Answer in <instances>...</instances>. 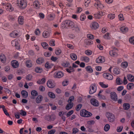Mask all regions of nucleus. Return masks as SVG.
Returning <instances> with one entry per match:
<instances>
[{
	"label": "nucleus",
	"instance_id": "1",
	"mask_svg": "<svg viewBox=\"0 0 134 134\" xmlns=\"http://www.w3.org/2000/svg\"><path fill=\"white\" fill-rule=\"evenodd\" d=\"M74 23L70 20L63 21L61 24V27L63 29H72L74 26Z\"/></svg>",
	"mask_w": 134,
	"mask_h": 134
},
{
	"label": "nucleus",
	"instance_id": "2",
	"mask_svg": "<svg viewBox=\"0 0 134 134\" xmlns=\"http://www.w3.org/2000/svg\"><path fill=\"white\" fill-rule=\"evenodd\" d=\"M17 4L21 8H25L27 5L26 0H18Z\"/></svg>",
	"mask_w": 134,
	"mask_h": 134
},
{
	"label": "nucleus",
	"instance_id": "3",
	"mask_svg": "<svg viewBox=\"0 0 134 134\" xmlns=\"http://www.w3.org/2000/svg\"><path fill=\"white\" fill-rule=\"evenodd\" d=\"M80 114L81 116L86 117H88L91 116L92 115L91 113L85 109L81 110Z\"/></svg>",
	"mask_w": 134,
	"mask_h": 134
},
{
	"label": "nucleus",
	"instance_id": "4",
	"mask_svg": "<svg viewBox=\"0 0 134 134\" xmlns=\"http://www.w3.org/2000/svg\"><path fill=\"white\" fill-rule=\"evenodd\" d=\"M94 6L97 9H101L104 7L103 5L102 4L99 0H94Z\"/></svg>",
	"mask_w": 134,
	"mask_h": 134
},
{
	"label": "nucleus",
	"instance_id": "5",
	"mask_svg": "<svg viewBox=\"0 0 134 134\" xmlns=\"http://www.w3.org/2000/svg\"><path fill=\"white\" fill-rule=\"evenodd\" d=\"M112 50L110 51L109 52L110 55L113 57L116 56L117 55L118 49L114 47H112Z\"/></svg>",
	"mask_w": 134,
	"mask_h": 134
},
{
	"label": "nucleus",
	"instance_id": "6",
	"mask_svg": "<svg viewBox=\"0 0 134 134\" xmlns=\"http://www.w3.org/2000/svg\"><path fill=\"white\" fill-rule=\"evenodd\" d=\"M106 116L110 122H112L114 121L115 118L113 114L110 112H107Z\"/></svg>",
	"mask_w": 134,
	"mask_h": 134
},
{
	"label": "nucleus",
	"instance_id": "7",
	"mask_svg": "<svg viewBox=\"0 0 134 134\" xmlns=\"http://www.w3.org/2000/svg\"><path fill=\"white\" fill-rule=\"evenodd\" d=\"M11 44L13 46L15 47L16 48L18 49H19L20 48V46L18 43V41L17 39H16L12 41L11 42Z\"/></svg>",
	"mask_w": 134,
	"mask_h": 134
},
{
	"label": "nucleus",
	"instance_id": "8",
	"mask_svg": "<svg viewBox=\"0 0 134 134\" xmlns=\"http://www.w3.org/2000/svg\"><path fill=\"white\" fill-rule=\"evenodd\" d=\"M96 86L94 84H92L90 88L89 93L92 94L96 92L97 90Z\"/></svg>",
	"mask_w": 134,
	"mask_h": 134
},
{
	"label": "nucleus",
	"instance_id": "9",
	"mask_svg": "<svg viewBox=\"0 0 134 134\" xmlns=\"http://www.w3.org/2000/svg\"><path fill=\"white\" fill-rule=\"evenodd\" d=\"M64 76L63 73L61 71H56L54 74V77L55 78H60Z\"/></svg>",
	"mask_w": 134,
	"mask_h": 134
},
{
	"label": "nucleus",
	"instance_id": "10",
	"mask_svg": "<svg viewBox=\"0 0 134 134\" xmlns=\"http://www.w3.org/2000/svg\"><path fill=\"white\" fill-rule=\"evenodd\" d=\"M105 59L104 57L102 56H99L96 60V62L97 63H102L104 62Z\"/></svg>",
	"mask_w": 134,
	"mask_h": 134
},
{
	"label": "nucleus",
	"instance_id": "11",
	"mask_svg": "<svg viewBox=\"0 0 134 134\" xmlns=\"http://www.w3.org/2000/svg\"><path fill=\"white\" fill-rule=\"evenodd\" d=\"M47 85L49 88H52L54 87L55 86V84L53 81L51 80H49L47 82Z\"/></svg>",
	"mask_w": 134,
	"mask_h": 134
},
{
	"label": "nucleus",
	"instance_id": "12",
	"mask_svg": "<svg viewBox=\"0 0 134 134\" xmlns=\"http://www.w3.org/2000/svg\"><path fill=\"white\" fill-rule=\"evenodd\" d=\"M103 76L105 78L110 80H112L113 76L111 74L108 73H104L103 74Z\"/></svg>",
	"mask_w": 134,
	"mask_h": 134
},
{
	"label": "nucleus",
	"instance_id": "13",
	"mask_svg": "<svg viewBox=\"0 0 134 134\" xmlns=\"http://www.w3.org/2000/svg\"><path fill=\"white\" fill-rule=\"evenodd\" d=\"M110 97L111 99L112 100L115 101L117 100V95L115 92H111L110 94Z\"/></svg>",
	"mask_w": 134,
	"mask_h": 134
},
{
	"label": "nucleus",
	"instance_id": "14",
	"mask_svg": "<svg viewBox=\"0 0 134 134\" xmlns=\"http://www.w3.org/2000/svg\"><path fill=\"white\" fill-rule=\"evenodd\" d=\"M73 30L74 31L76 32L79 33L80 31L81 30V27L80 25L79 24H74V26L72 28Z\"/></svg>",
	"mask_w": 134,
	"mask_h": 134
},
{
	"label": "nucleus",
	"instance_id": "15",
	"mask_svg": "<svg viewBox=\"0 0 134 134\" xmlns=\"http://www.w3.org/2000/svg\"><path fill=\"white\" fill-rule=\"evenodd\" d=\"M5 6V8L7 9V10L9 12H12L14 10V8L13 7H12L11 5L9 3H8L7 4H4Z\"/></svg>",
	"mask_w": 134,
	"mask_h": 134
},
{
	"label": "nucleus",
	"instance_id": "16",
	"mask_svg": "<svg viewBox=\"0 0 134 134\" xmlns=\"http://www.w3.org/2000/svg\"><path fill=\"white\" fill-rule=\"evenodd\" d=\"M91 26L92 29H96L98 28L99 25L97 22L94 21L92 23Z\"/></svg>",
	"mask_w": 134,
	"mask_h": 134
},
{
	"label": "nucleus",
	"instance_id": "17",
	"mask_svg": "<svg viewBox=\"0 0 134 134\" xmlns=\"http://www.w3.org/2000/svg\"><path fill=\"white\" fill-rule=\"evenodd\" d=\"M12 66L14 68H18L19 65L18 62L16 60H13L11 62Z\"/></svg>",
	"mask_w": 134,
	"mask_h": 134
},
{
	"label": "nucleus",
	"instance_id": "18",
	"mask_svg": "<svg viewBox=\"0 0 134 134\" xmlns=\"http://www.w3.org/2000/svg\"><path fill=\"white\" fill-rule=\"evenodd\" d=\"M6 58L5 55L3 54H1L0 55V60L2 63H5L6 62Z\"/></svg>",
	"mask_w": 134,
	"mask_h": 134
},
{
	"label": "nucleus",
	"instance_id": "19",
	"mask_svg": "<svg viewBox=\"0 0 134 134\" xmlns=\"http://www.w3.org/2000/svg\"><path fill=\"white\" fill-rule=\"evenodd\" d=\"M41 4L38 0H36L34 2L33 5L36 9H39L40 7Z\"/></svg>",
	"mask_w": 134,
	"mask_h": 134
},
{
	"label": "nucleus",
	"instance_id": "20",
	"mask_svg": "<svg viewBox=\"0 0 134 134\" xmlns=\"http://www.w3.org/2000/svg\"><path fill=\"white\" fill-rule=\"evenodd\" d=\"M91 104L95 106H97L99 105V103L98 101L95 99H92L91 100Z\"/></svg>",
	"mask_w": 134,
	"mask_h": 134
},
{
	"label": "nucleus",
	"instance_id": "21",
	"mask_svg": "<svg viewBox=\"0 0 134 134\" xmlns=\"http://www.w3.org/2000/svg\"><path fill=\"white\" fill-rule=\"evenodd\" d=\"M10 36L12 37H16L19 36V35L18 31L16 30H15L10 34Z\"/></svg>",
	"mask_w": 134,
	"mask_h": 134
},
{
	"label": "nucleus",
	"instance_id": "22",
	"mask_svg": "<svg viewBox=\"0 0 134 134\" xmlns=\"http://www.w3.org/2000/svg\"><path fill=\"white\" fill-rule=\"evenodd\" d=\"M120 30L122 33L125 34L128 31V29L127 27L123 26L120 28Z\"/></svg>",
	"mask_w": 134,
	"mask_h": 134
},
{
	"label": "nucleus",
	"instance_id": "23",
	"mask_svg": "<svg viewBox=\"0 0 134 134\" xmlns=\"http://www.w3.org/2000/svg\"><path fill=\"white\" fill-rule=\"evenodd\" d=\"M120 72V69L118 68H115L114 69L113 73L114 75H118Z\"/></svg>",
	"mask_w": 134,
	"mask_h": 134
},
{
	"label": "nucleus",
	"instance_id": "24",
	"mask_svg": "<svg viewBox=\"0 0 134 134\" xmlns=\"http://www.w3.org/2000/svg\"><path fill=\"white\" fill-rule=\"evenodd\" d=\"M43 98V97L41 95H39L36 98V102L37 103H41Z\"/></svg>",
	"mask_w": 134,
	"mask_h": 134
},
{
	"label": "nucleus",
	"instance_id": "25",
	"mask_svg": "<svg viewBox=\"0 0 134 134\" xmlns=\"http://www.w3.org/2000/svg\"><path fill=\"white\" fill-rule=\"evenodd\" d=\"M25 64L26 67L28 68H30L32 66L31 61L30 60H27L25 62Z\"/></svg>",
	"mask_w": 134,
	"mask_h": 134
},
{
	"label": "nucleus",
	"instance_id": "26",
	"mask_svg": "<svg viewBox=\"0 0 134 134\" xmlns=\"http://www.w3.org/2000/svg\"><path fill=\"white\" fill-rule=\"evenodd\" d=\"M18 21L19 24L23 25L24 23V19L23 16H19L18 18Z\"/></svg>",
	"mask_w": 134,
	"mask_h": 134
},
{
	"label": "nucleus",
	"instance_id": "27",
	"mask_svg": "<svg viewBox=\"0 0 134 134\" xmlns=\"http://www.w3.org/2000/svg\"><path fill=\"white\" fill-rule=\"evenodd\" d=\"M80 59L82 61H83L86 63L88 62L90 60L89 58L87 57L82 56Z\"/></svg>",
	"mask_w": 134,
	"mask_h": 134
},
{
	"label": "nucleus",
	"instance_id": "28",
	"mask_svg": "<svg viewBox=\"0 0 134 134\" xmlns=\"http://www.w3.org/2000/svg\"><path fill=\"white\" fill-rule=\"evenodd\" d=\"M42 35L44 38H47L50 36L49 32L48 31H44Z\"/></svg>",
	"mask_w": 134,
	"mask_h": 134
},
{
	"label": "nucleus",
	"instance_id": "29",
	"mask_svg": "<svg viewBox=\"0 0 134 134\" xmlns=\"http://www.w3.org/2000/svg\"><path fill=\"white\" fill-rule=\"evenodd\" d=\"M128 80L131 82L134 81V76L131 74L128 75L127 76Z\"/></svg>",
	"mask_w": 134,
	"mask_h": 134
},
{
	"label": "nucleus",
	"instance_id": "30",
	"mask_svg": "<svg viewBox=\"0 0 134 134\" xmlns=\"http://www.w3.org/2000/svg\"><path fill=\"white\" fill-rule=\"evenodd\" d=\"M66 107V109L69 110L72 108L74 104L72 102H69Z\"/></svg>",
	"mask_w": 134,
	"mask_h": 134
},
{
	"label": "nucleus",
	"instance_id": "31",
	"mask_svg": "<svg viewBox=\"0 0 134 134\" xmlns=\"http://www.w3.org/2000/svg\"><path fill=\"white\" fill-rule=\"evenodd\" d=\"M44 59L42 57L38 58L36 60L37 63L41 64L43 63L44 62Z\"/></svg>",
	"mask_w": 134,
	"mask_h": 134
},
{
	"label": "nucleus",
	"instance_id": "32",
	"mask_svg": "<svg viewBox=\"0 0 134 134\" xmlns=\"http://www.w3.org/2000/svg\"><path fill=\"white\" fill-rule=\"evenodd\" d=\"M21 94L24 98H26L28 96V93L25 91L22 90L21 92Z\"/></svg>",
	"mask_w": 134,
	"mask_h": 134
},
{
	"label": "nucleus",
	"instance_id": "33",
	"mask_svg": "<svg viewBox=\"0 0 134 134\" xmlns=\"http://www.w3.org/2000/svg\"><path fill=\"white\" fill-rule=\"evenodd\" d=\"M85 43L86 44L89 45L92 44L93 43V42L90 40L87 39L85 41Z\"/></svg>",
	"mask_w": 134,
	"mask_h": 134
},
{
	"label": "nucleus",
	"instance_id": "34",
	"mask_svg": "<svg viewBox=\"0 0 134 134\" xmlns=\"http://www.w3.org/2000/svg\"><path fill=\"white\" fill-rule=\"evenodd\" d=\"M123 108L125 110H128L130 107V105L129 104L124 103L123 104Z\"/></svg>",
	"mask_w": 134,
	"mask_h": 134
},
{
	"label": "nucleus",
	"instance_id": "35",
	"mask_svg": "<svg viewBox=\"0 0 134 134\" xmlns=\"http://www.w3.org/2000/svg\"><path fill=\"white\" fill-rule=\"evenodd\" d=\"M134 86V85L133 83H128L127 86V88L129 90L133 88Z\"/></svg>",
	"mask_w": 134,
	"mask_h": 134
},
{
	"label": "nucleus",
	"instance_id": "36",
	"mask_svg": "<svg viewBox=\"0 0 134 134\" xmlns=\"http://www.w3.org/2000/svg\"><path fill=\"white\" fill-rule=\"evenodd\" d=\"M85 69L88 72L92 73L93 72V69L90 66H88L86 67Z\"/></svg>",
	"mask_w": 134,
	"mask_h": 134
},
{
	"label": "nucleus",
	"instance_id": "37",
	"mask_svg": "<svg viewBox=\"0 0 134 134\" xmlns=\"http://www.w3.org/2000/svg\"><path fill=\"white\" fill-rule=\"evenodd\" d=\"M121 66L123 68H126L128 66V63L126 61L123 62L121 64Z\"/></svg>",
	"mask_w": 134,
	"mask_h": 134
},
{
	"label": "nucleus",
	"instance_id": "38",
	"mask_svg": "<svg viewBox=\"0 0 134 134\" xmlns=\"http://www.w3.org/2000/svg\"><path fill=\"white\" fill-rule=\"evenodd\" d=\"M55 15L53 14H50L48 16V19L50 20H53L54 18Z\"/></svg>",
	"mask_w": 134,
	"mask_h": 134
},
{
	"label": "nucleus",
	"instance_id": "39",
	"mask_svg": "<svg viewBox=\"0 0 134 134\" xmlns=\"http://www.w3.org/2000/svg\"><path fill=\"white\" fill-rule=\"evenodd\" d=\"M99 85L103 88H105L108 87V85H105L103 82H100L99 83Z\"/></svg>",
	"mask_w": 134,
	"mask_h": 134
},
{
	"label": "nucleus",
	"instance_id": "40",
	"mask_svg": "<svg viewBox=\"0 0 134 134\" xmlns=\"http://www.w3.org/2000/svg\"><path fill=\"white\" fill-rule=\"evenodd\" d=\"M74 71L73 68L71 66L69 67L66 69V71L70 73Z\"/></svg>",
	"mask_w": 134,
	"mask_h": 134
},
{
	"label": "nucleus",
	"instance_id": "41",
	"mask_svg": "<svg viewBox=\"0 0 134 134\" xmlns=\"http://www.w3.org/2000/svg\"><path fill=\"white\" fill-rule=\"evenodd\" d=\"M71 58L73 60H75L77 58L76 55L74 53H71L70 55Z\"/></svg>",
	"mask_w": 134,
	"mask_h": 134
},
{
	"label": "nucleus",
	"instance_id": "42",
	"mask_svg": "<svg viewBox=\"0 0 134 134\" xmlns=\"http://www.w3.org/2000/svg\"><path fill=\"white\" fill-rule=\"evenodd\" d=\"M31 95L34 96H36L38 95V93L35 90H33L31 92Z\"/></svg>",
	"mask_w": 134,
	"mask_h": 134
},
{
	"label": "nucleus",
	"instance_id": "43",
	"mask_svg": "<svg viewBox=\"0 0 134 134\" xmlns=\"http://www.w3.org/2000/svg\"><path fill=\"white\" fill-rule=\"evenodd\" d=\"M48 96L50 98H55V94L51 92H49L48 93Z\"/></svg>",
	"mask_w": 134,
	"mask_h": 134
},
{
	"label": "nucleus",
	"instance_id": "44",
	"mask_svg": "<svg viewBox=\"0 0 134 134\" xmlns=\"http://www.w3.org/2000/svg\"><path fill=\"white\" fill-rule=\"evenodd\" d=\"M116 82L118 85H120L122 83V81H121L119 77H118L116 80Z\"/></svg>",
	"mask_w": 134,
	"mask_h": 134
},
{
	"label": "nucleus",
	"instance_id": "45",
	"mask_svg": "<svg viewBox=\"0 0 134 134\" xmlns=\"http://www.w3.org/2000/svg\"><path fill=\"white\" fill-rule=\"evenodd\" d=\"M108 18L111 19H114L115 17V15L114 14H110L108 15Z\"/></svg>",
	"mask_w": 134,
	"mask_h": 134
},
{
	"label": "nucleus",
	"instance_id": "46",
	"mask_svg": "<svg viewBox=\"0 0 134 134\" xmlns=\"http://www.w3.org/2000/svg\"><path fill=\"white\" fill-rule=\"evenodd\" d=\"M46 81V79L44 78H42L41 80H39L37 81V83L39 84L44 83Z\"/></svg>",
	"mask_w": 134,
	"mask_h": 134
},
{
	"label": "nucleus",
	"instance_id": "47",
	"mask_svg": "<svg viewBox=\"0 0 134 134\" xmlns=\"http://www.w3.org/2000/svg\"><path fill=\"white\" fill-rule=\"evenodd\" d=\"M110 126L108 124H106L104 127V130L105 131H108L109 129Z\"/></svg>",
	"mask_w": 134,
	"mask_h": 134
},
{
	"label": "nucleus",
	"instance_id": "48",
	"mask_svg": "<svg viewBox=\"0 0 134 134\" xmlns=\"http://www.w3.org/2000/svg\"><path fill=\"white\" fill-rule=\"evenodd\" d=\"M45 68L47 69H49L52 68V65L48 62H47L45 64Z\"/></svg>",
	"mask_w": 134,
	"mask_h": 134
},
{
	"label": "nucleus",
	"instance_id": "49",
	"mask_svg": "<svg viewBox=\"0 0 134 134\" xmlns=\"http://www.w3.org/2000/svg\"><path fill=\"white\" fill-rule=\"evenodd\" d=\"M62 53V51L60 49H58L56 50L55 51V54L57 55H59Z\"/></svg>",
	"mask_w": 134,
	"mask_h": 134
},
{
	"label": "nucleus",
	"instance_id": "50",
	"mask_svg": "<svg viewBox=\"0 0 134 134\" xmlns=\"http://www.w3.org/2000/svg\"><path fill=\"white\" fill-rule=\"evenodd\" d=\"M35 71L36 72L40 73L42 71V69L40 67H37L36 68Z\"/></svg>",
	"mask_w": 134,
	"mask_h": 134
},
{
	"label": "nucleus",
	"instance_id": "51",
	"mask_svg": "<svg viewBox=\"0 0 134 134\" xmlns=\"http://www.w3.org/2000/svg\"><path fill=\"white\" fill-rule=\"evenodd\" d=\"M41 45L44 49H46L48 47V44L46 42H43L41 43Z\"/></svg>",
	"mask_w": 134,
	"mask_h": 134
},
{
	"label": "nucleus",
	"instance_id": "52",
	"mask_svg": "<svg viewBox=\"0 0 134 134\" xmlns=\"http://www.w3.org/2000/svg\"><path fill=\"white\" fill-rule=\"evenodd\" d=\"M74 111L72 110L69 111L66 114V116L68 118H69L71 115L74 113Z\"/></svg>",
	"mask_w": 134,
	"mask_h": 134
},
{
	"label": "nucleus",
	"instance_id": "53",
	"mask_svg": "<svg viewBox=\"0 0 134 134\" xmlns=\"http://www.w3.org/2000/svg\"><path fill=\"white\" fill-rule=\"evenodd\" d=\"M55 41L53 39H51L49 41V44L51 46H55Z\"/></svg>",
	"mask_w": 134,
	"mask_h": 134
},
{
	"label": "nucleus",
	"instance_id": "54",
	"mask_svg": "<svg viewBox=\"0 0 134 134\" xmlns=\"http://www.w3.org/2000/svg\"><path fill=\"white\" fill-rule=\"evenodd\" d=\"M86 18V16L84 14H82L80 17V19L81 21H84Z\"/></svg>",
	"mask_w": 134,
	"mask_h": 134
},
{
	"label": "nucleus",
	"instance_id": "55",
	"mask_svg": "<svg viewBox=\"0 0 134 134\" xmlns=\"http://www.w3.org/2000/svg\"><path fill=\"white\" fill-rule=\"evenodd\" d=\"M87 37L90 39L93 40L94 38V36L91 34H88L87 35Z\"/></svg>",
	"mask_w": 134,
	"mask_h": 134
},
{
	"label": "nucleus",
	"instance_id": "56",
	"mask_svg": "<svg viewBox=\"0 0 134 134\" xmlns=\"http://www.w3.org/2000/svg\"><path fill=\"white\" fill-rule=\"evenodd\" d=\"M82 107V105L81 104L78 105L76 107V110L77 111H79L81 108Z\"/></svg>",
	"mask_w": 134,
	"mask_h": 134
},
{
	"label": "nucleus",
	"instance_id": "57",
	"mask_svg": "<svg viewBox=\"0 0 134 134\" xmlns=\"http://www.w3.org/2000/svg\"><path fill=\"white\" fill-rule=\"evenodd\" d=\"M123 128V127L122 126H120L117 127L116 131L118 132H120L122 131Z\"/></svg>",
	"mask_w": 134,
	"mask_h": 134
},
{
	"label": "nucleus",
	"instance_id": "58",
	"mask_svg": "<svg viewBox=\"0 0 134 134\" xmlns=\"http://www.w3.org/2000/svg\"><path fill=\"white\" fill-rule=\"evenodd\" d=\"M90 3V1L89 0H85L84 1V5L86 7H87L88 5V4Z\"/></svg>",
	"mask_w": 134,
	"mask_h": 134
},
{
	"label": "nucleus",
	"instance_id": "59",
	"mask_svg": "<svg viewBox=\"0 0 134 134\" xmlns=\"http://www.w3.org/2000/svg\"><path fill=\"white\" fill-rule=\"evenodd\" d=\"M129 41L131 43L134 44V36L130 37L129 39Z\"/></svg>",
	"mask_w": 134,
	"mask_h": 134
},
{
	"label": "nucleus",
	"instance_id": "60",
	"mask_svg": "<svg viewBox=\"0 0 134 134\" xmlns=\"http://www.w3.org/2000/svg\"><path fill=\"white\" fill-rule=\"evenodd\" d=\"M32 77V76L30 74H28L26 77V79L27 80H31Z\"/></svg>",
	"mask_w": 134,
	"mask_h": 134
},
{
	"label": "nucleus",
	"instance_id": "61",
	"mask_svg": "<svg viewBox=\"0 0 134 134\" xmlns=\"http://www.w3.org/2000/svg\"><path fill=\"white\" fill-rule=\"evenodd\" d=\"M85 54L87 55H91L92 54V52L90 50H86L85 52Z\"/></svg>",
	"mask_w": 134,
	"mask_h": 134
},
{
	"label": "nucleus",
	"instance_id": "62",
	"mask_svg": "<svg viewBox=\"0 0 134 134\" xmlns=\"http://www.w3.org/2000/svg\"><path fill=\"white\" fill-rule=\"evenodd\" d=\"M51 55V52H46L44 53V55L46 57L50 56Z\"/></svg>",
	"mask_w": 134,
	"mask_h": 134
},
{
	"label": "nucleus",
	"instance_id": "63",
	"mask_svg": "<svg viewBox=\"0 0 134 134\" xmlns=\"http://www.w3.org/2000/svg\"><path fill=\"white\" fill-rule=\"evenodd\" d=\"M79 131L78 129L76 128H74L72 129V133L73 134H75Z\"/></svg>",
	"mask_w": 134,
	"mask_h": 134
},
{
	"label": "nucleus",
	"instance_id": "64",
	"mask_svg": "<svg viewBox=\"0 0 134 134\" xmlns=\"http://www.w3.org/2000/svg\"><path fill=\"white\" fill-rule=\"evenodd\" d=\"M56 131L55 129H52L48 132V134H54Z\"/></svg>",
	"mask_w": 134,
	"mask_h": 134
}]
</instances>
